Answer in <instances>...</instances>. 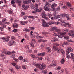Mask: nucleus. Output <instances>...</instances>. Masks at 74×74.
<instances>
[{"label": "nucleus", "instance_id": "nucleus-47", "mask_svg": "<svg viewBox=\"0 0 74 74\" xmlns=\"http://www.w3.org/2000/svg\"><path fill=\"white\" fill-rule=\"evenodd\" d=\"M5 21H7V19L6 18H4L2 20V22H4Z\"/></svg>", "mask_w": 74, "mask_h": 74}, {"label": "nucleus", "instance_id": "nucleus-10", "mask_svg": "<svg viewBox=\"0 0 74 74\" xmlns=\"http://www.w3.org/2000/svg\"><path fill=\"white\" fill-rule=\"evenodd\" d=\"M15 53V51H13L12 52H11L9 51L8 52H4V53L5 54V55H10V54H14Z\"/></svg>", "mask_w": 74, "mask_h": 74}, {"label": "nucleus", "instance_id": "nucleus-62", "mask_svg": "<svg viewBox=\"0 0 74 74\" xmlns=\"http://www.w3.org/2000/svg\"><path fill=\"white\" fill-rule=\"evenodd\" d=\"M23 19H25V20H26V19H27V16H24L23 17Z\"/></svg>", "mask_w": 74, "mask_h": 74}, {"label": "nucleus", "instance_id": "nucleus-20", "mask_svg": "<svg viewBox=\"0 0 74 74\" xmlns=\"http://www.w3.org/2000/svg\"><path fill=\"white\" fill-rule=\"evenodd\" d=\"M64 25L66 27H70L71 26V24L68 23L65 24Z\"/></svg>", "mask_w": 74, "mask_h": 74}, {"label": "nucleus", "instance_id": "nucleus-24", "mask_svg": "<svg viewBox=\"0 0 74 74\" xmlns=\"http://www.w3.org/2000/svg\"><path fill=\"white\" fill-rule=\"evenodd\" d=\"M23 31H25V32L27 33L29 32H30V29H27V28H25L23 29Z\"/></svg>", "mask_w": 74, "mask_h": 74}, {"label": "nucleus", "instance_id": "nucleus-16", "mask_svg": "<svg viewBox=\"0 0 74 74\" xmlns=\"http://www.w3.org/2000/svg\"><path fill=\"white\" fill-rule=\"evenodd\" d=\"M28 23L27 21H21L20 22V23L21 25H25V24H27Z\"/></svg>", "mask_w": 74, "mask_h": 74}, {"label": "nucleus", "instance_id": "nucleus-15", "mask_svg": "<svg viewBox=\"0 0 74 74\" xmlns=\"http://www.w3.org/2000/svg\"><path fill=\"white\" fill-rule=\"evenodd\" d=\"M47 16H49V18H50V19H51V20H53V19H54V17L51 15V14H50L49 13H48L47 14Z\"/></svg>", "mask_w": 74, "mask_h": 74}, {"label": "nucleus", "instance_id": "nucleus-13", "mask_svg": "<svg viewBox=\"0 0 74 74\" xmlns=\"http://www.w3.org/2000/svg\"><path fill=\"white\" fill-rule=\"evenodd\" d=\"M44 9L47 11H49V6L47 5H45L44 8Z\"/></svg>", "mask_w": 74, "mask_h": 74}, {"label": "nucleus", "instance_id": "nucleus-61", "mask_svg": "<svg viewBox=\"0 0 74 74\" xmlns=\"http://www.w3.org/2000/svg\"><path fill=\"white\" fill-rule=\"evenodd\" d=\"M0 29L1 31H4V28L3 27H0Z\"/></svg>", "mask_w": 74, "mask_h": 74}, {"label": "nucleus", "instance_id": "nucleus-11", "mask_svg": "<svg viewBox=\"0 0 74 74\" xmlns=\"http://www.w3.org/2000/svg\"><path fill=\"white\" fill-rule=\"evenodd\" d=\"M10 38V36H8V38H6L4 37H1L0 39L1 40H6L7 41H8V38Z\"/></svg>", "mask_w": 74, "mask_h": 74}, {"label": "nucleus", "instance_id": "nucleus-50", "mask_svg": "<svg viewBox=\"0 0 74 74\" xmlns=\"http://www.w3.org/2000/svg\"><path fill=\"white\" fill-rule=\"evenodd\" d=\"M46 45H47V44H43L41 45V47H45V46H46Z\"/></svg>", "mask_w": 74, "mask_h": 74}, {"label": "nucleus", "instance_id": "nucleus-53", "mask_svg": "<svg viewBox=\"0 0 74 74\" xmlns=\"http://www.w3.org/2000/svg\"><path fill=\"white\" fill-rule=\"evenodd\" d=\"M55 45H56V46H57V47H59V46L60 45L58 43H56L54 44Z\"/></svg>", "mask_w": 74, "mask_h": 74}, {"label": "nucleus", "instance_id": "nucleus-58", "mask_svg": "<svg viewBox=\"0 0 74 74\" xmlns=\"http://www.w3.org/2000/svg\"><path fill=\"white\" fill-rule=\"evenodd\" d=\"M21 13L22 15H25V14H26V13H25V12H21Z\"/></svg>", "mask_w": 74, "mask_h": 74}, {"label": "nucleus", "instance_id": "nucleus-32", "mask_svg": "<svg viewBox=\"0 0 74 74\" xmlns=\"http://www.w3.org/2000/svg\"><path fill=\"white\" fill-rule=\"evenodd\" d=\"M38 56H44V55H45V54L44 53H38Z\"/></svg>", "mask_w": 74, "mask_h": 74}, {"label": "nucleus", "instance_id": "nucleus-14", "mask_svg": "<svg viewBox=\"0 0 74 74\" xmlns=\"http://www.w3.org/2000/svg\"><path fill=\"white\" fill-rule=\"evenodd\" d=\"M73 31H71V32L69 34V36H71V37H72V38L74 37V33H73Z\"/></svg>", "mask_w": 74, "mask_h": 74}, {"label": "nucleus", "instance_id": "nucleus-34", "mask_svg": "<svg viewBox=\"0 0 74 74\" xmlns=\"http://www.w3.org/2000/svg\"><path fill=\"white\" fill-rule=\"evenodd\" d=\"M8 12L10 14H13V12L11 10H8Z\"/></svg>", "mask_w": 74, "mask_h": 74}, {"label": "nucleus", "instance_id": "nucleus-28", "mask_svg": "<svg viewBox=\"0 0 74 74\" xmlns=\"http://www.w3.org/2000/svg\"><path fill=\"white\" fill-rule=\"evenodd\" d=\"M41 67L43 69H45L46 68V65L45 64H42L41 65Z\"/></svg>", "mask_w": 74, "mask_h": 74}, {"label": "nucleus", "instance_id": "nucleus-35", "mask_svg": "<svg viewBox=\"0 0 74 74\" xmlns=\"http://www.w3.org/2000/svg\"><path fill=\"white\" fill-rule=\"evenodd\" d=\"M62 17L63 18H65V17H66V14H65V13L64 14H62Z\"/></svg>", "mask_w": 74, "mask_h": 74}, {"label": "nucleus", "instance_id": "nucleus-1", "mask_svg": "<svg viewBox=\"0 0 74 74\" xmlns=\"http://www.w3.org/2000/svg\"><path fill=\"white\" fill-rule=\"evenodd\" d=\"M56 31V32H58V33L59 34L58 35L59 38H62L63 36L64 38L65 39H66V40H67V39H69V36L66 35H64L65 34H66L68 32V30L67 29H66V30H63V31L64 32V33L61 32L60 29H57Z\"/></svg>", "mask_w": 74, "mask_h": 74}, {"label": "nucleus", "instance_id": "nucleus-30", "mask_svg": "<svg viewBox=\"0 0 74 74\" xmlns=\"http://www.w3.org/2000/svg\"><path fill=\"white\" fill-rule=\"evenodd\" d=\"M48 23L49 25H52V24H54V23H55V22H48Z\"/></svg>", "mask_w": 74, "mask_h": 74}, {"label": "nucleus", "instance_id": "nucleus-60", "mask_svg": "<svg viewBox=\"0 0 74 74\" xmlns=\"http://www.w3.org/2000/svg\"><path fill=\"white\" fill-rule=\"evenodd\" d=\"M49 5V3H48V2H46V5H47V6L49 7V5Z\"/></svg>", "mask_w": 74, "mask_h": 74}, {"label": "nucleus", "instance_id": "nucleus-25", "mask_svg": "<svg viewBox=\"0 0 74 74\" xmlns=\"http://www.w3.org/2000/svg\"><path fill=\"white\" fill-rule=\"evenodd\" d=\"M16 3H18V4H19V5H21V0H16Z\"/></svg>", "mask_w": 74, "mask_h": 74}, {"label": "nucleus", "instance_id": "nucleus-4", "mask_svg": "<svg viewBox=\"0 0 74 74\" xmlns=\"http://www.w3.org/2000/svg\"><path fill=\"white\" fill-rule=\"evenodd\" d=\"M41 21L42 22V25L44 27H47L49 26L48 24L45 21V20L44 19H42L41 20Z\"/></svg>", "mask_w": 74, "mask_h": 74}, {"label": "nucleus", "instance_id": "nucleus-26", "mask_svg": "<svg viewBox=\"0 0 74 74\" xmlns=\"http://www.w3.org/2000/svg\"><path fill=\"white\" fill-rule=\"evenodd\" d=\"M11 3L13 7H16V5H15V2L14 1H11Z\"/></svg>", "mask_w": 74, "mask_h": 74}, {"label": "nucleus", "instance_id": "nucleus-6", "mask_svg": "<svg viewBox=\"0 0 74 74\" xmlns=\"http://www.w3.org/2000/svg\"><path fill=\"white\" fill-rule=\"evenodd\" d=\"M42 16L43 18L45 19L46 20H48L49 19L47 17V14L45 13L44 12L42 13Z\"/></svg>", "mask_w": 74, "mask_h": 74}, {"label": "nucleus", "instance_id": "nucleus-29", "mask_svg": "<svg viewBox=\"0 0 74 74\" xmlns=\"http://www.w3.org/2000/svg\"><path fill=\"white\" fill-rule=\"evenodd\" d=\"M65 62V60L64 59H63L61 60V63L62 64H64Z\"/></svg>", "mask_w": 74, "mask_h": 74}, {"label": "nucleus", "instance_id": "nucleus-7", "mask_svg": "<svg viewBox=\"0 0 74 74\" xmlns=\"http://www.w3.org/2000/svg\"><path fill=\"white\" fill-rule=\"evenodd\" d=\"M66 51L67 53L69 54L70 53V52H72L73 51V50L71 47H69L67 48V49L66 50Z\"/></svg>", "mask_w": 74, "mask_h": 74}, {"label": "nucleus", "instance_id": "nucleus-42", "mask_svg": "<svg viewBox=\"0 0 74 74\" xmlns=\"http://www.w3.org/2000/svg\"><path fill=\"white\" fill-rule=\"evenodd\" d=\"M53 48L54 49V50H56L58 48L56 46H54L53 47Z\"/></svg>", "mask_w": 74, "mask_h": 74}, {"label": "nucleus", "instance_id": "nucleus-51", "mask_svg": "<svg viewBox=\"0 0 74 74\" xmlns=\"http://www.w3.org/2000/svg\"><path fill=\"white\" fill-rule=\"evenodd\" d=\"M37 58L38 60H42V57H38Z\"/></svg>", "mask_w": 74, "mask_h": 74}, {"label": "nucleus", "instance_id": "nucleus-40", "mask_svg": "<svg viewBox=\"0 0 74 74\" xmlns=\"http://www.w3.org/2000/svg\"><path fill=\"white\" fill-rule=\"evenodd\" d=\"M60 69H61V67L60 66H58L56 68V70H60Z\"/></svg>", "mask_w": 74, "mask_h": 74}, {"label": "nucleus", "instance_id": "nucleus-63", "mask_svg": "<svg viewBox=\"0 0 74 74\" xmlns=\"http://www.w3.org/2000/svg\"><path fill=\"white\" fill-rule=\"evenodd\" d=\"M29 28L31 30H34V28L33 27H30Z\"/></svg>", "mask_w": 74, "mask_h": 74}, {"label": "nucleus", "instance_id": "nucleus-5", "mask_svg": "<svg viewBox=\"0 0 74 74\" xmlns=\"http://www.w3.org/2000/svg\"><path fill=\"white\" fill-rule=\"evenodd\" d=\"M56 51L58 53H60L61 52L62 54H64V51L61 48H60V49L57 48Z\"/></svg>", "mask_w": 74, "mask_h": 74}, {"label": "nucleus", "instance_id": "nucleus-64", "mask_svg": "<svg viewBox=\"0 0 74 74\" xmlns=\"http://www.w3.org/2000/svg\"><path fill=\"white\" fill-rule=\"evenodd\" d=\"M71 59H72L73 61V62H74V57L71 56Z\"/></svg>", "mask_w": 74, "mask_h": 74}, {"label": "nucleus", "instance_id": "nucleus-9", "mask_svg": "<svg viewBox=\"0 0 74 74\" xmlns=\"http://www.w3.org/2000/svg\"><path fill=\"white\" fill-rule=\"evenodd\" d=\"M52 64H51L49 66V67L50 68L51 66H56V61L55 60H53L52 61Z\"/></svg>", "mask_w": 74, "mask_h": 74}, {"label": "nucleus", "instance_id": "nucleus-39", "mask_svg": "<svg viewBox=\"0 0 74 74\" xmlns=\"http://www.w3.org/2000/svg\"><path fill=\"white\" fill-rule=\"evenodd\" d=\"M43 74H47V70H45L43 71Z\"/></svg>", "mask_w": 74, "mask_h": 74}, {"label": "nucleus", "instance_id": "nucleus-18", "mask_svg": "<svg viewBox=\"0 0 74 74\" xmlns=\"http://www.w3.org/2000/svg\"><path fill=\"white\" fill-rule=\"evenodd\" d=\"M46 51H47V52H51V51H52V50H51V49L50 47H46L45 48Z\"/></svg>", "mask_w": 74, "mask_h": 74}, {"label": "nucleus", "instance_id": "nucleus-3", "mask_svg": "<svg viewBox=\"0 0 74 74\" xmlns=\"http://www.w3.org/2000/svg\"><path fill=\"white\" fill-rule=\"evenodd\" d=\"M57 27H54L51 28V29H50V31H53V30H55L56 32H58V34L56 33H54L53 34L54 36H55V37H56L57 36H59V35H60L59 34H58V33L59 32L56 31V30H57V29H57Z\"/></svg>", "mask_w": 74, "mask_h": 74}, {"label": "nucleus", "instance_id": "nucleus-52", "mask_svg": "<svg viewBox=\"0 0 74 74\" xmlns=\"http://www.w3.org/2000/svg\"><path fill=\"white\" fill-rule=\"evenodd\" d=\"M15 67L16 69H17V70H18V69H19V67H18V65L16 66H15Z\"/></svg>", "mask_w": 74, "mask_h": 74}, {"label": "nucleus", "instance_id": "nucleus-49", "mask_svg": "<svg viewBox=\"0 0 74 74\" xmlns=\"http://www.w3.org/2000/svg\"><path fill=\"white\" fill-rule=\"evenodd\" d=\"M23 3H24V4H27L28 3V2L27 1L25 0L23 2Z\"/></svg>", "mask_w": 74, "mask_h": 74}, {"label": "nucleus", "instance_id": "nucleus-19", "mask_svg": "<svg viewBox=\"0 0 74 74\" xmlns=\"http://www.w3.org/2000/svg\"><path fill=\"white\" fill-rule=\"evenodd\" d=\"M57 41H58V39H57L56 38H53L52 40H51V41L52 42H56Z\"/></svg>", "mask_w": 74, "mask_h": 74}, {"label": "nucleus", "instance_id": "nucleus-38", "mask_svg": "<svg viewBox=\"0 0 74 74\" xmlns=\"http://www.w3.org/2000/svg\"><path fill=\"white\" fill-rule=\"evenodd\" d=\"M36 37V36L34 35H33V34H31V38H34Z\"/></svg>", "mask_w": 74, "mask_h": 74}, {"label": "nucleus", "instance_id": "nucleus-31", "mask_svg": "<svg viewBox=\"0 0 74 74\" xmlns=\"http://www.w3.org/2000/svg\"><path fill=\"white\" fill-rule=\"evenodd\" d=\"M29 8V6L28 5H26L25 8H24V10H27V9H28Z\"/></svg>", "mask_w": 74, "mask_h": 74}, {"label": "nucleus", "instance_id": "nucleus-55", "mask_svg": "<svg viewBox=\"0 0 74 74\" xmlns=\"http://www.w3.org/2000/svg\"><path fill=\"white\" fill-rule=\"evenodd\" d=\"M19 59L20 60H22L23 59V57L22 56H20L19 57Z\"/></svg>", "mask_w": 74, "mask_h": 74}, {"label": "nucleus", "instance_id": "nucleus-22", "mask_svg": "<svg viewBox=\"0 0 74 74\" xmlns=\"http://www.w3.org/2000/svg\"><path fill=\"white\" fill-rule=\"evenodd\" d=\"M61 16H62V14L59 15H58L57 16H55L54 18L56 19H58L59 18H60Z\"/></svg>", "mask_w": 74, "mask_h": 74}, {"label": "nucleus", "instance_id": "nucleus-43", "mask_svg": "<svg viewBox=\"0 0 74 74\" xmlns=\"http://www.w3.org/2000/svg\"><path fill=\"white\" fill-rule=\"evenodd\" d=\"M23 62H27V59L25 58V59L23 60Z\"/></svg>", "mask_w": 74, "mask_h": 74}, {"label": "nucleus", "instance_id": "nucleus-2", "mask_svg": "<svg viewBox=\"0 0 74 74\" xmlns=\"http://www.w3.org/2000/svg\"><path fill=\"white\" fill-rule=\"evenodd\" d=\"M35 7H36V8L34 9V11L32 12V13H33V14H36L37 13V12H40L42 11V8H40L39 9L38 8V4H35Z\"/></svg>", "mask_w": 74, "mask_h": 74}, {"label": "nucleus", "instance_id": "nucleus-46", "mask_svg": "<svg viewBox=\"0 0 74 74\" xmlns=\"http://www.w3.org/2000/svg\"><path fill=\"white\" fill-rule=\"evenodd\" d=\"M31 56L32 58H35V56L33 54H31Z\"/></svg>", "mask_w": 74, "mask_h": 74}, {"label": "nucleus", "instance_id": "nucleus-48", "mask_svg": "<svg viewBox=\"0 0 74 74\" xmlns=\"http://www.w3.org/2000/svg\"><path fill=\"white\" fill-rule=\"evenodd\" d=\"M11 64L12 65H13V66H15L16 64V63L14 62H13L11 63Z\"/></svg>", "mask_w": 74, "mask_h": 74}, {"label": "nucleus", "instance_id": "nucleus-45", "mask_svg": "<svg viewBox=\"0 0 74 74\" xmlns=\"http://www.w3.org/2000/svg\"><path fill=\"white\" fill-rule=\"evenodd\" d=\"M66 56L68 59H70V56L68 55L67 54H66Z\"/></svg>", "mask_w": 74, "mask_h": 74}, {"label": "nucleus", "instance_id": "nucleus-56", "mask_svg": "<svg viewBox=\"0 0 74 74\" xmlns=\"http://www.w3.org/2000/svg\"><path fill=\"white\" fill-rule=\"evenodd\" d=\"M10 70L12 72H13L14 73H15V71H14V69H13V68H11L10 69Z\"/></svg>", "mask_w": 74, "mask_h": 74}, {"label": "nucleus", "instance_id": "nucleus-23", "mask_svg": "<svg viewBox=\"0 0 74 74\" xmlns=\"http://www.w3.org/2000/svg\"><path fill=\"white\" fill-rule=\"evenodd\" d=\"M23 31H25V32L27 33L29 32H30V29H27V28H25L23 29Z\"/></svg>", "mask_w": 74, "mask_h": 74}, {"label": "nucleus", "instance_id": "nucleus-44", "mask_svg": "<svg viewBox=\"0 0 74 74\" xmlns=\"http://www.w3.org/2000/svg\"><path fill=\"white\" fill-rule=\"evenodd\" d=\"M13 59L14 60H15V61H16L17 62H18L19 61V60L18 59L14 57H13Z\"/></svg>", "mask_w": 74, "mask_h": 74}, {"label": "nucleus", "instance_id": "nucleus-27", "mask_svg": "<svg viewBox=\"0 0 74 74\" xmlns=\"http://www.w3.org/2000/svg\"><path fill=\"white\" fill-rule=\"evenodd\" d=\"M30 18H31L32 19H35V18H37L38 17L37 16H31V17H30Z\"/></svg>", "mask_w": 74, "mask_h": 74}, {"label": "nucleus", "instance_id": "nucleus-41", "mask_svg": "<svg viewBox=\"0 0 74 74\" xmlns=\"http://www.w3.org/2000/svg\"><path fill=\"white\" fill-rule=\"evenodd\" d=\"M32 51H31V50H28L26 51V53H30Z\"/></svg>", "mask_w": 74, "mask_h": 74}, {"label": "nucleus", "instance_id": "nucleus-57", "mask_svg": "<svg viewBox=\"0 0 74 74\" xmlns=\"http://www.w3.org/2000/svg\"><path fill=\"white\" fill-rule=\"evenodd\" d=\"M60 7H58L57 8V11H60Z\"/></svg>", "mask_w": 74, "mask_h": 74}, {"label": "nucleus", "instance_id": "nucleus-8", "mask_svg": "<svg viewBox=\"0 0 74 74\" xmlns=\"http://www.w3.org/2000/svg\"><path fill=\"white\" fill-rule=\"evenodd\" d=\"M33 65H34V66H36V67H37V68H39V69H42V68H41V64H36V63H33Z\"/></svg>", "mask_w": 74, "mask_h": 74}, {"label": "nucleus", "instance_id": "nucleus-17", "mask_svg": "<svg viewBox=\"0 0 74 74\" xmlns=\"http://www.w3.org/2000/svg\"><path fill=\"white\" fill-rule=\"evenodd\" d=\"M2 51H3V53L1 54V56H5V55H4V54H5L4 53V52H6L5 51H7V50L5 49V48H3L2 49Z\"/></svg>", "mask_w": 74, "mask_h": 74}, {"label": "nucleus", "instance_id": "nucleus-33", "mask_svg": "<svg viewBox=\"0 0 74 74\" xmlns=\"http://www.w3.org/2000/svg\"><path fill=\"white\" fill-rule=\"evenodd\" d=\"M67 5H68V7H71V4H70V3L69 2H68L67 3Z\"/></svg>", "mask_w": 74, "mask_h": 74}, {"label": "nucleus", "instance_id": "nucleus-59", "mask_svg": "<svg viewBox=\"0 0 74 74\" xmlns=\"http://www.w3.org/2000/svg\"><path fill=\"white\" fill-rule=\"evenodd\" d=\"M17 30H18V29H15L13 31V32H14V33H16V32H17Z\"/></svg>", "mask_w": 74, "mask_h": 74}, {"label": "nucleus", "instance_id": "nucleus-37", "mask_svg": "<svg viewBox=\"0 0 74 74\" xmlns=\"http://www.w3.org/2000/svg\"><path fill=\"white\" fill-rule=\"evenodd\" d=\"M11 38L12 40H14L16 39V38L14 36H12L11 37Z\"/></svg>", "mask_w": 74, "mask_h": 74}, {"label": "nucleus", "instance_id": "nucleus-12", "mask_svg": "<svg viewBox=\"0 0 74 74\" xmlns=\"http://www.w3.org/2000/svg\"><path fill=\"white\" fill-rule=\"evenodd\" d=\"M15 41H10L8 42V45L10 46H11V45H13Z\"/></svg>", "mask_w": 74, "mask_h": 74}, {"label": "nucleus", "instance_id": "nucleus-36", "mask_svg": "<svg viewBox=\"0 0 74 74\" xmlns=\"http://www.w3.org/2000/svg\"><path fill=\"white\" fill-rule=\"evenodd\" d=\"M42 33L43 34H44L45 36V35H46V34H48V32H42Z\"/></svg>", "mask_w": 74, "mask_h": 74}, {"label": "nucleus", "instance_id": "nucleus-54", "mask_svg": "<svg viewBox=\"0 0 74 74\" xmlns=\"http://www.w3.org/2000/svg\"><path fill=\"white\" fill-rule=\"evenodd\" d=\"M43 40L41 39H40L38 40V42H43Z\"/></svg>", "mask_w": 74, "mask_h": 74}, {"label": "nucleus", "instance_id": "nucleus-21", "mask_svg": "<svg viewBox=\"0 0 74 74\" xmlns=\"http://www.w3.org/2000/svg\"><path fill=\"white\" fill-rule=\"evenodd\" d=\"M13 27L14 28H15V27L16 28L18 27V24L17 23L14 24L13 25Z\"/></svg>", "mask_w": 74, "mask_h": 74}]
</instances>
